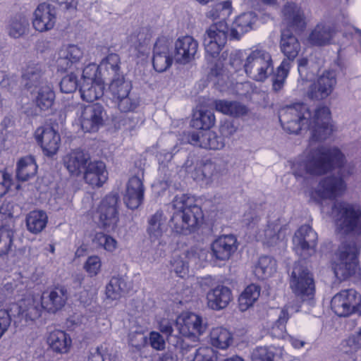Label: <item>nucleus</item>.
I'll return each mask as SVG.
<instances>
[{"mask_svg": "<svg viewBox=\"0 0 361 361\" xmlns=\"http://www.w3.org/2000/svg\"><path fill=\"white\" fill-rule=\"evenodd\" d=\"M298 69L300 78L305 80H311L317 72L316 68L310 67L308 60L305 58L298 60Z\"/></svg>", "mask_w": 361, "mask_h": 361, "instance_id": "obj_60", "label": "nucleus"}, {"mask_svg": "<svg viewBox=\"0 0 361 361\" xmlns=\"http://www.w3.org/2000/svg\"><path fill=\"white\" fill-rule=\"evenodd\" d=\"M119 56L116 54H110L102 61L98 68L103 75L109 76L111 79L121 75L119 73Z\"/></svg>", "mask_w": 361, "mask_h": 361, "instance_id": "obj_45", "label": "nucleus"}, {"mask_svg": "<svg viewBox=\"0 0 361 361\" xmlns=\"http://www.w3.org/2000/svg\"><path fill=\"white\" fill-rule=\"evenodd\" d=\"M201 171L203 178L209 181L218 176L219 169L216 163L207 160L202 165Z\"/></svg>", "mask_w": 361, "mask_h": 361, "instance_id": "obj_59", "label": "nucleus"}, {"mask_svg": "<svg viewBox=\"0 0 361 361\" xmlns=\"http://www.w3.org/2000/svg\"><path fill=\"white\" fill-rule=\"evenodd\" d=\"M130 288V285L121 276L112 277L106 286V295L111 300H118Z\"/></svg>", "mask_w": 361, "mask_h": 361, "instance_id": "obj_40", "label": "nucleus"}, {"mask_svg": "<svg viewBox=\"0 0 361 361\" xmlns=\"http://www.w3.org/2000/svg\"><path fill=\"white\" fill-rule=\"evenodd\" d=\"M172 206L176 212L171 217L170 227L176 233H190L202 219L201 208L195 204L194 197L187 194L176 195Z\"/></svg>", "mask_w": 361, "mask_h": 361, "instance_id": "obj_3", "label": "nucleus"}, {"mask_svg": "<svg viewBox=\"0 0 361 361\" xmlns=\"http://www.w3.org/2000/svg\"><path fill=\"white\" fill-rule=\"evenodd\" d=\"M118 194H109L102 200L98 209L99 224L108 231H113L116 227L118 221Z\"/></svg>", "mask_w": 361, "mask_h": 361, "instance_id": "obj_14", "label": "nucleus"}, {"mask_svg": "<svg viewBox=\"0 0 361 361\" xmlns=\"http://www.w3.org/2000/svg\"><path fill=\"white\" fill-rule=\"evenodd\" d=\"M118 109L121 112H129L134 111L139 105L137 98L130 93L128 96L121 97L114 99Z\"/></svg>", "mask_w": 361, "mask_h": 361, "instance_id": "obj_54", "label": "nucleus"}, {"mask_svg": "<svg viewBox=\"0 0 361 361\" xmlns=\"http://www.w3.org/2000/svg\"><path fill=\"white\" fill-rule=\"evenodd\" d=\"M171 264L174 271L180 277L186 274L188 269V262L187 260V254L182 253L180 255L173 256L171 261Z\"/></svg>", "mask_w": 361, "mask_h": 361, "instance_id": "obj_55", "label": "nucleus"}, {"mask_svg": "<svg viewBox=\"0 0 361 361\" xmlns=\"http://www.w3.org/2000/svg\"><path fill=\"white\" fill-rule=\"evenodd\" d=\"M335 35V30L327 24L319 23L309 35V42L314 46H325L330 44Z\"/></svg>", "mask_w": 361, "mask_h": 361, "instance_id": "obj_33", "label": "nucleus"}, {"mask_svg": "<svg viewBox=\"0 0 361 361\" xmlns=\"http://www.w3.org/2000/svg\"><path fill=\"white\" fill-rule=\"evenodd\" d=\"M317 234L308 225L302 226L295 233L293 241L298 254L304 259L314 253Z\"/></svg>", "mask_w": 361, "mask_h": 361, "instance_id": "obj_15", "label": "nucleus"}, {"mask_svg": "<svg viewBox=\"0 0 361 361\" xmlns=\"http://www.w3.org/2000/svg\"><path fill=\"white\" fill-rule=\"evenodd\" d=\"M77 115L82 129L85 132H97L104 125L106 111L102 105L96 103L85 106H76Z\"/></svg>", "mask_w": 361, "mask_h": 361, "instance_id": "obj_9", "label": "nucleus"}, {"mask_svg": "<svg viewBox=\"0 0 361 361\" xmlns=\"http://www.w3.org/2000/svg\"><path fill=\"white\" fill-rule=\"evenodd\" d=\"M214 106L217 111L232 116H244L248 112L247 106L238 102L219 99L214 101Z\"/></svg>", "mask_w": 361, "mask_h": 361, "instance_id": "obj_44", "label": "nucleus"}, {"mask_svg": "<svg viewBox=\"0 0 361 361\" xmlns=\"http://www.w3.org/2000/svg\"><path fill=\"white\" fill-rule=\"evenodd\" d=\"M23 83L30 92L38 89L39 86L49 84L44 78L43 66L39 64H33L28 66L22 75Z\"/></svg>", "mask_w": 361, "mask_h": 361, "instance_id": "obj_31", "label": "nucleus"}, {"mask_svg": "<svg viewBox=\"0 0 361 361\" xmlns=\"http://www.w3.org/2000/svg\"><path fill=\"white\" fill-rule=\"evenodd\" d=\"M283 20L296 33L302 32L307 23L303 11L295 3H287L282 9Z\"/></svg>", "mask_w": 361, "mask_h": 361, "instance_id": "obj_22", "label": "nucleus"}, {"mask_svg": "<svg viewBox=\"0 0 361 361\" xmlns=\"http://www.w3.org/2000/svg\"><path fill=\"white\" fill-rule=\"evenodd\" d=\"M237 247V239L233 235H221L211 245L212 256L222 261L228 259Z\"/></svg>", "mask_w": 361, "mask_h": 361, "instance_id": "obj_24", "label": "nucleus"}, {"mask_svg": "<svg viewBox=\"0 0 361 361\" xmlns=\"http://www.w3.org/2000/svg\"><path fill=\"white\" fill-rule=\"evenodd\" d=\"M67 299L66 288L64 286H56L44 292L41 297V302L44 310L54 313L64 306Z\"/></svg>", "mask_w": 361, "mask_h": 361, "instance_id": "obj_25", "label": "nucleus"}, {"mask_svg": "<svg viewBox=\"0 0 361 361\" xmlns=\"http://www.w3.org/2000/svg\"><path fill=\"white\" fill-rule=\"evenodd\" d=\"M100 267L101 262L97 256L90 257L84 265L85 269L91 276H96L99 271Z\"/></svg>", "mask_w": 361, "mask_h": 361, "instance_id": "obj_62", "label": "nucleus"}, {"mask_svg": "<svg viewBox=\"0 0 361 361\" xmlns=\"http://www.w3.org/2000/svg\"><path fill=\"white\" fill-rule=\"evenodd\" d=\"M232 300V292L225 286H217L207 293V306L213 310L226 308Z\"/></svg>", "mask_w": 361, "mask_h": 361, "instance_id": "obj_29", "label": "nucleus"}, {"mask_svg": "<svg viewBox=\"0 0 361 361\" xmlns=\"http://www.w3.org/2000/svg\"><path fill=\"white\" fill-rule=\"evenodd\" d=\"M109 88L114 99H116L121 97L128 96L130 92L132 85L130 82L126 80L124 76L121 74L111 78V82L109 84Z\"/></svg>", "mask_w": 361, "mask_h": 361, "instance_id": "obj_47", "label": "nucleus"}, {"mask_svg": "<svg viewBox=\"0 0 361 361\" xmlns=\"http://www.w3.org/2000/svg\"><path fill=\"white\" fill-rule=\"evenodd\" d=\"M89 154L79 149L73 150L63 157V164L69 173L78 176L84 172L90 161Z\"/></svg>", "mask_w": 361, "mask_h": 361, "instance_id": "obj_28", "label": "nucleus"}, {"mask_svg": "<svg viewBox=\"0 0 361 361\" xmlns=\"http://www.w3.org/2000/svg\"><path fill=\"white\" fill-rule=\"evenodd\" d=\"M144 173L141 171L131 177L126 185L124 202L130 209H137L143 202L145 187L143 185Z\"/></svg>", "mask_w": 361, "mask_h": 361, "instance_id": "obj_17", "label": "nucleus"}, {"mask_svg": "<svg viewBox=\"0 0 361 361\" xmlns=\"http://www.w3.org/2000/svg\"><path fill=\"white\" fill-rule=\"evenodd\" d=\"M83 57V51L75 44L63 47L59 52L56 65L59 71H66L79 63Z\"/></svg>", "mask_w": 361, "mask_h": 361, "instance_id": "obj_27", "label": "nucleus"}, {"mask_svg": "<svg viewBox=\"0 0 361 361\" xmlns=\"http://www.w3.org/2000/svg\"><path fill=\"white\" fill-rule=\"evenodd\" d=\"M260 295L259 286L251 284L241 293L238 298V305L240 311H246L257 301Z\"/></svg>", "mask_w": 361, "mask_h": 361, "instance_id": "obj_46", "label": "nucleus"}, {"mask_svg": "<svg viewBox=\"0 0 361 361\" xmlns=\"http://www.w3.org/2000/svg\"><path fill=\"white\" fill-rule=\"evenodd\" d=\"M215 122V116L211 111L200 110L194 114L191 126L202 130H209Z\"/></svg>", "mask_w": 361, "mask_h": 361, "instance_id": "obj_49", "label": "nucleus"}, {"mask_svg": "<svg viewBox=\"0 0 361 361\" xmlns=\"http://www.w3.org/2000/svg\"><path fill=\"white\" fill-rule=\"evenodd\" d=\"M104 90V83L100 80H85L81 82L79 91L83 100L92 102L102 97Z\"/></svg>", "mask_w": 361, "mask_h": 361, "instance_id": "obj_37", "label": "nucleus"}, {"mask_svg": "<svg viewBox=\"0 0 361 361\" xmlns=\"http://www.w3.org/2000/svg\"><path fill=\"white\" fill-rule=\"evenodd\" d=\"M175 326L180 334L183 336L191 337L193 342H197L199 336L207 329V324L202 317L190 312L183 313L179 316Z\"/></svg>", "mask_w": 361, "mask_h": 361, "instance_id": "obj_13", "label": "nucleus"}, {"mask_svg": "<svg viewBox=\"0 0 361 361\" xmlns=\"http://www.w3.org/2000/svg\"><path fill=\"white\" fill-rule=\"evenodd\" d=\"M172 39L165 36L159 37L153 49L152 64L154 70L162 73L168 70L172 65L173 51Z\"/></svg>", "mask_w": 361, "mask_h": 361, "instance_id": "obj_12", "label": "nucleus"}, {"mask_svg": "<svg viewBox=\"0 0 361 361\" xmlns=\"http://www.w3.org/2000/svg\"><path fill=\"white\" fill-rule=\"evenodd\" d=\"M56 10L49 4H40L34 12L33 27L39 32L51 30L56 23Z\"/></svg>", "mask_w": 361, "mask_h": 361, "instance_id": "obj_18", "label": "nucleus"}, {"mask_svg": "<svg viewBox=\"0 0 361 361\" xmlns=\"http://www.w3.org/2000/svg\"><path fill=\"white\" fill-rule=\"evenodd\" d=\"M286 237V228L278 224H269L267 228L259 233V238L264 244L274 246L283 243Z\"/></svg>", "mask_w": 361, "mask_h": 361, "instance_id": "obj_35", "label": "nucleus"}, {"mask_svg": "<svg viewBox=\"0 0 361 361\" xmlns=\"http://www.w3.org/2000/svg\"><path fill=\"white\" fill-rule=\"evenodd\" d=\"M48 216L42 210H33L26 216L27 229L33 234L41 233L47 226Z\"/></svg>", "mask_w": 361, "mask_h": 361, "instance_id": "obj_41", "label": "nucleus"}, {"mask_svg": "<svg viewBox=\"0 0 361 361\" xmlns=\"http://www.w3.org/2000/svg\"><path fill=\"white\" fill-rule=\"evenodd\" d=\"M257 21V17L253 12L244 13L240 15L235 20L233 27L231 30V36L234 39H240L245 33L252 29Z\"/></svg>", "mask_w": 361, "mask_h": 361, "instance_id": "obj_36", "label": "nucleus"}, {"mask_svg": "<svg viewBox=\"0 0 361 361\" xmlns=\"http://www.w3.org/2000/svg\"><path fill=\"white\" fill-rule=\"evenodd\" d=\"M334 167L338 169L342 180L353 175L355 171L354 163L345 161L338 149L320 146L310 152L304 163L294 164L293 173L296 177H303L306 174L322 175Z\"/></svg>", "mask_w": 361, "mask_h": 361, "instance_id": "obj_2", "label": "nucleus"}, {"mask_svg": "<svg viewBox=\"0 0 361 361\" xmlns=\"http://www.w3.org/2000/svg\"><path fill=\"white\" fill-rule=\"evenodd\" d=\"M338 228L344 233L361 232V212L353 205L336 202L332 208Z\"/></svg>", "mask_w": 361, "mask_h": 361, "instance_id": "obj_7", "label": "nucleus"}, {"mask_svg": "<svg viewBox=\"0 0 361 361\" xmlns=\"http://www.w3.org/2000/svg\"><path fill=\"white\" fill-rule=\"evenodd\" d=\"M84 178L92 186H102L108 178L105 164L102 161H90L84 171Z\"/></svg>", "mask_w": 361, "mask_h": 361, "instance_id": "obj_30", "label": "nucleus"}, {"mask_svg": "<svg viewBox=\"0 0 361 361\" xmlns=\"http://www.w3.org/2000/svg\"><path fill=\"white\" fill-rule=\"evenodd\" d=\"M188 142L195 146L214 150L221 149L225 145L224 138L209 130L192 132L188 135Z\"/></svg>", "mask_w": 361, "mask_h": 361, "instance_id": "obj_20", "label": "nucleus"}, {"mask_svg": "<svg viewBox=\"0 0 361 361\" xmlns=\"http://www.w3.org/2000/svg\"><path fill=\"white\" fill-rule=\"evenodd\" d=\"M228 30V25L224 20L211 25L206 30L203 37V45L207 59L219 56L226 43Z\"/></svg>", "mask_w": 361, "mask_h": 361, "instance_id": "obj_8", "label": "nucleus"}, {"mask_svg": "<svg viewBox=\"0 0 361 361\" xmlns=\"http://www.w3.org/2000/svg\"><path fill=\"white\" fill-rule=\"evenodd\" d=\"M290 68V61L286 59H283L281 65L277 68L272 84L273 90L274 92H277L283 87Z\"/></svg>", "mask_w": 361, "mask_h": 361, "instance_id": "obj_51", "label": "nucleus"}, {"mask_svg": "<svg viewBox=\"0 0 361 361\" xmlns=\"http://www.w3.org/2000/svg\"><path fill=\"white\" fill-rule=\"evenodd\" d=\"M281 49L286 56V60L290 61V65L297 57L300 50V44L290 30L286 29L282 31L281 37Z\"/></svg>", "mask_w": 361, "mask_h": 361, "instance_id": "obj_32", "label": "nucleus"}, {"mask_svg": "<svg viewBox=\"0 0 361 361\" xmlns=\"http://www.w3.org/2000/svg\"><path fill=\"white\" fill-rule=\"evenodd\" d=\"M193 361H216V356L211 348H201L196 350Z\"/></svg>", "mask_w": 361, "mask_h": 361, "instance_id": "obj_64", "label": "nucleus"}, {"mask_svg": "<svg viewBox=\"0 0 361 361\" xmlns=\"http://www.w3.org/2000/svg\"><path fill=\"white\" fill-rule=\"evenodd\" d=\"M282 127L289 133L298 134L302 130H312V140L322 141L332 133L330 111L326 106L317 108L314 114L305 104L288 106L279 113Z\"/></svg>", "mask_w": 361, "mask_h": 361, "instance_id": "obj_1", "label": "nucleus"}, {"mask_svg": "<svg viewBox=\"0 0 361 361\" xmlns=\"http://www.w3.org/2000/svg\"><path fill=\"white\" fill-rule=\"evenodd\" d=\"M42 309L44 307L42 305V302H40L33 298H27L19 304L13 305L10 308V312L13 317L14 324L25 326L29 322H33L39 318Z\"/></svg>", "mask_w": 361, "mask_h": 361, "instance_id": "obj_11", "label": "nucleus"}, {"mask_svg": "<svg viewBox=\"0 0 361 361\" xmlns=\"http://www.w3.org/2000/svg\"><path fill=\"white\" fill-rule=\"evenodd\" d=\"M88 361H111V354L107 346L102 344L95 348H92L88 356Z\"/></svg>", "mask_w": 361, "mask_h": 361, "instance_id": "obj_56", "label": "nucleus"}, {"mask_svg": "<svg viewBox=\"0 0 361 361\" xmlns=\"http://www.w3.org/2000/svg\"><path fill=\"white\" fill-rule=\"evenodd\" d=\"M360 249L355 240L346 241L339 247L333 262V270L340 281L345 280L356 274L358 268L357 257Z\"/></svg>", "mask_w": 361, "mask_h": 361, "instance_id": "obj_4", "label": "nucleus"}, {"mask_svg": "<svg viewBox=\"0 0 361 361\" xmlns=\"http://www.w3.org/2000/svg\"><path fill=\"white\" fill-rule=\"evenodd\" d=\"M336 83V73L334 71L324 72L312 84L308 91V96L312 99H322L328 97Z\"/></svg>", "mask_w": 361, "mask_h": 361, "instance_id": "obj_21", "label": "nucleus"}, {"mask_svg": "<svg viewBox=\"0 0 361 361\" xmlns=\"http://www.w3.org/2000/svg\"><path fill=\"white\" fill-rule=\"evenodd\" d=\"M128 342L133 347L139 350L146 344L147 337L142 332H131L128 336Z\"/></svg>", "mask_w": 361, "mask_h": 361, "instance_id": "obj_63", "label": "nucleus"}, {"mask_svg": "<svg viewBox=\"0 0 361 361\" xmlns=\"http://www.w3.org/2000/svg\"><path fill=\"white\" fill-rule=\"evenodd\" d=\"M274 353L267 347H257L251 354L252 361H274Z\"/></svg>", "mask_w": 361, "mask_h": 361, "instance_id": "obj_57", "label": "nucleus"}, {"mask_svg": "<svg viewBox=\"0 0 361 361\" xmlns=\"http://www.w3.org/2000/svg\"><path fill=\"white\" fill-rule=\"evenodd\" d=\"M167 231V217L162 210L157 211L149 217L146 231L151 242L159 241Z\"/></svg>", "mask_w": 361, "mask_h": 361, "instance_id": "obj_26", "label": "nucleus"}, {"mask_svg": "<svg viewBox=\"0 0 361 361\" xmlns=\"http://www.w3.org/2000/svg\"><path fill=\"white\" fill-rule=\"evenodd\" d=\"M246 74L252 80L263 82L274 71L271 54L263 49H255L247 56L243 65Z\"/></svg>", "mask_w": 361, "mask_h": 361, "instance_id": "obj_5", "label": "nucleus"}, {"mask_svg": "<svg viewBox=\"0 0 361 361\" xmlns=\"http://www.w3.org/2000/svg\"><path fill=\"white\" fill-rule=\"evenodd\" d=\"M35 137L46 156L51 157L57 153L61 144V137L52 127L47 126L37 128Z\"/></svg>", "mask_w": 361, "mask_h": 361, "instance_id": "obj_16", "label": "nucleus"}, {"mask_svg": "<svg viewBox=\"0 0 361 361\" xmlns=\"http://www.w3.org/2000/svg\"><path fill=\"white\" fill-rule=\"evenodd\" d=\"M332 310L339 317H348L361 308V295L354 289L343 290L331 301Z\"/></svg>", "mask_w": 361, "mask_h": 361, "instance_id": "obj_10", "label": "nucleus"}, {"mask_svg": "<svg viewBox=\"0 0 361 361\" xmlns=\"http://www.w3.org/2000/svg\"><path fill=\"white\" fill-rule=\"evenodd\" d=\"M361 349V327L341 343V350L345 353H354Z\"/></svg>", "mask_w": 361, "mask_h": 361, "instance_id": "obj_53", "label": "nucleus"}, {"mask_svg": "<svg viewBox=\"0 0 361 361\" xmlns=\"http://www.w3.org/2000/svg\"><path fill=\"white\" fill-rule=\"evenodd\" d=\"M33 102L41 110L49 109L54 104L55 93L50 84H44L30 92Z\"/></svg>", "mask_w": 361, "mask_h": 361, "instance_id": "obj_34", "label": "nucleus"}, {"mask_svg": "<svg viewBox=\"0 0 361 361\" xmlns=\"http://www.w3.org/2000/svg\"><path fill=\"white\" fill-rule=\"evenodd\" d=\"M13 315L9 310H0V338L8 331L12 322Z\"/></svg>", "mask_w": 361, "mask_h": 361, "instance_id": "obj_61", "label": "nucleus"}, {"mask_svg": "<svg viewBox=\"0 0 361 361\" xmlns=\"http://www.w3.org/2000/svg\"><path fill=\"white\" fill-rule=\"evenodd\" d=\"M47 343L54 352L66 353L71 345V339L65 331L56 330L49 334Z\"/></svg>", "mask_w": 361, "mask_h": 361, "instance_id": "obj_39", "label": "nucleus"}, {"mask_svg": "<svg viewBox=\"0 0 361 361\" xmlns=\"http://www.w3.org/2000/svg\"><path fill=\"white\" fill-rule=\"evenodd\" d=\"M197 49L198 42L193 37H180L174 44V60L178 63L186 64L195 59Z\"/></svg>", "mask_w": 361, "mask_h": 361, "instance_id": "obj_19", "label": "nucleus"}, {"mask_svg": "<svg viewBox=\"0 0 361 361\" xmlns=\"http://www.w3.org/2000/svg\"><path fill=\"white\" fill-rule=\"evenodd\" d=\"M289 319L286 307H283L279 315L277 320L270 329V334L276 338H283L286 335V324Z\"/></svg>", "mask_w": 361, "mask_h": 361, "instance_id": "obj_50", "label": "nucleus"}, {"mask_svg": "<svg viewBox=\"0 0 361 361\" xmlns=\"http://www.w3.org/2000/svg\"><path fill=\"white\" fill-rule=\"evenodd\" d=\"M210 341L213 346L226 349L232 341V336L227 329L223 327L214 328L210 333Z\"/></svg>", "mask_w": 361, "mask_h": 361, "instance_id": "obj_48", "label": "nucleus"}, {"mask_svg": "<svg viewBox=\"0 0 361 361\" xmlns=\"http://www.w3.org/2000/svg\"><path fill=\"white\" fill-rule=\"evenodd\" d=\"M78 87V80L75 74L71 73L64 76L60 82V89L62 92L68 94L75 91Z\"/></svg>", "mask_w": 361, "mask_h": 361, "instance_id": "obj_58", "label": "nucleus"}, {"mask_svg": "<svg viewBox=\"0 0 361 361\" xmlns=\"http://www.w3.org/2000/svg\"><path fill=\"white\" fill-rule=\"evenodd\" d=\"M290 287L295 296L302 301L312 298L315 291L312 274L302 264L295 263L290 274Z\"/></svg>", "mask_w": 361, "mask_h": 361, "instance_id": "obj_6", "label": "nucleus"}, {"mask_svg": "<svg viewBox=\"0 0 361 361\" xmlns=\"http://www.w3.org/2000/svg\"><path fill=\"white\" fill-rule=\"evenodd\" d=\"M277 263L275 259L264 255L259 258L254 267V274L259 279L264 280L271 276L276 271Z\"/></svg>", "mask_w": 361, "mask_h": 361, "instance_id": "obj_42", "label": "nucleus"}, {"mask_svg": "<svg viewBox=\"0 0 361 361\" xmlns=\"http://www.w3.org/2000/svg\"><path fill=\"white\" fill-rule=\"evenodd\" d=\"M345 190V183L341 178L327 176L320 180L315 192L321 198L334 199Z\"/></svg>", "mask_w": 361, "mask_h": 361, "instance_id": "obj_23", "label": "nucleus"}, {"mask_svg": "<svg viewBox=\"0 0 361 361\" xmlns=\"http://www.w3.org/2000/svg\"><path fill=\"white\" fill-rule=\"evenodd\" d=\"M37 171L35 160L32 156L21 158L17 163L16 177L21 181L28 180L34 177Z\"/></svg>", "mask_w": 361, "mask_h": 361, "instance_id": "obj_43", "label": "nucleus"}, {"mask_svg": "<svg viewBox=\"0 0 361 361\" xmlns=\"http://www.w3.org/2000/svg\"><path fill=\"white\" fill-rule=\"evenodd\" d=\"M29 20L23 14H16L11 18L6 25V31L9 37L18 39L27 33Z\"/></svg>", "mask_w": 361, "mask_h": 361, "instance_id": "obj_38", "label": "nucleus"}, {"mask_svg": "<svg viewBox=\"0 0 361 361\" xmlns=\"http://www.w3.org/2000/svg\"><path fill=\"white\" fill-rule=\"evenodd\" d=\"M14 232L12 229L3 226L0 228V257L8 254L13 245Z\"/></svg>", "mask_w": 361, "mask_h": 361, "instance_id": "obj_52", "label": "nucleus"}]
</instances>
